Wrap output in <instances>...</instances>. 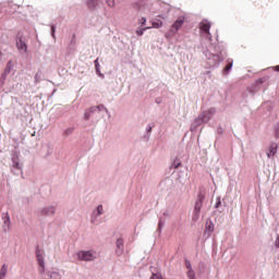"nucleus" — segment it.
<instances>
[{"label":"nucleus","instance_id":"21","mask_svg":"<svg viewBox=\"0 0 279 279\" xmlns=\"http://www.w3.org/2000/svg\"><path fill=\"white\" fill-rule=\"evenodd\" d=\"M97 213H98V215H104V206L102 205H99L97 207Z\"/></svg>","mask_w":279,"mask_h":279},{"label":"nucleus","instance_id":"32","mask_svg":"<svg viewBox=\"0 0 279 279\" xmlns=\"http://www.w3.org/2000/svg\"><path fill=\"white\" fill-rule=\"evenodd\" d=\"M97 108H98V110H101V108H104V106H98Z\"/></svg>","mask_w":279,"mask_h":279},{"label":"nucleus","instance_id":"20","mask_svg":"<svg viewBox=\"0 0 279 279\" xmlns=\"http://www.w3.org/2000/svg\"><path fill=\"white\" fill-rule=\"evenodd\" d=\"M106 3L109 8H114V0H106Z\"/></svg>","mask_w":279,"mask_h":279},{"label":"nucleus","instance_id":"12","mask_svg":"<svg viewBox=\"0 0 279 279\" xmlns=\"http://www.w3.org/2000/svg\"><path fill=\"white\" fill-rule=\"evenodd\" d=\"M58 279L60 278V274L58 272H47L45 276H44V279Z\"/></svg>","mask_w":279,"mask_h":279},{"label":"nucleus","instance_id":"15","mask_svg":"<svg viewBox=\"0 0 279 279\" xmlns=\"http://www.w3.org/2000/svg\"><path fill=\"white\" fill-rule=\"evenodd\" d=\"M153 27L155 29H160V27H162V21L153 22Z\"/></svg>","mask_w":279,"mask_h":279},{"label":"nucleus","instance_id":"26","mask_svg":"<svg viewBox=\"0 0 279 279\" xmlns=\"http://www.w3.org/2000/svg\"><path fill=\"white\" fill-rule=\"evenodd\" d=\"M230 69H232V63L227 64V66L225 68V71H230Z\"/></svg>","mask_w":279,"mask_h":279},{"label":"nucleus","instance_id":"24","mask_svg":"<svg viewBox=\"0 0 279 279\" xmlns=\"http://www.w3.org/2000/svg\"><path fill=\"white\" fill-rule=\"evenodd\" d=\"M147 23V19L142 17L140 19V25H145Z\"/></svg>","mask_w":279,"mask_h":279},{"label":"nucleus","instance_id":"27","mask_svg":"<svg viewBox=\"0 0 279 279\" xmlns=\"http://www.w3.org/2000/svg\"><path fill=\"white\" fill-rule=\"evenodd\" d=\"M51 34H52L53 37H56V26L51 27Z\"/></svg>","mask_w":279,"mask_h":279},{"label":"nucleus","instance_id":"10","mask_svg":"<svg viewBox=\"0 0 279 279\" xmlns=\"http://www.w3.org/2000/svg\"><path fill=\"white\" fill-rule=\"evenodd\" d=\"M205 232L207 234H213V232H215V223H213V221L206 222Z\"/></svg>","mask_w":279,"mask_h":279},{"label":"nucleus","instance_id":"5","mask_svg":"<svg viewBox=\"0 0 279 279\" xmlns=\"http://www.w3.org/2000/svg\"><path fill=\"white\" fill-rule=\"evenodd\" d=\"M276 154H278V144L272 143L268 147L267 158H274V156H276Z\"/></svg>","mask_w":279,"mask_h":279},{"label":"nucleus","instance_id":"3","mask_svg":"<svg viewBox=\"0 0 279 279\" xmlns=\"http://www.w3.org/2000/svg\"><path fill=\"white\" fill-rule=\"evenodd\" d=\"M36 258L39 265V274H45V251L36 248Z\"/></svg>","mask_w":279,"mask_h":279},{"label":"nucleus","instance_id":"8","mask_svg":"<svg viewBox=\"0 0 279 279\" xmlns=\"http://www.w3.org/2000/svg\"><path fill=\"white\" fill-rule=\"evenodd\" d=\"M8 75H10V70L9 69H4L3 73L0 76V88L2 86H5V80H8Z\"/></svg>","mask_w":279,"mask_h":279},{"label":"nucleus","instance_id":"34","mask_svg":"<svg viewBox=\"0 0 279 279\" xmlns=\"http://www.w3.org/2000/svg\"><path fill=\"white\" fill-rule=\"evenodd\" d=\"M148 132H151V128L148 129Z\"/></svg>","mask_w":279,"mask_h":279},{"label":"nucleus","instance_id":"14","mask_svg":"<svg viewBox=\"0 0 279 279\" xmlns=\"http://www.w3.org/2000/svg\"><path fill=\"white\" fill-rule=\"evenodd\" d=\"M147 29H151V27L140 28V29L136 31V35L137 36H143V34H145V32H147Z\"/></svg>","mask_w":279,"mask_h":279},{"label":"nucleus","instance_id":"9","mask_svg":"<svg viewBox=\"0 0 279 279\" xmlns=\"http://www.w3.org/2000/svg\"><path fill=\"white\" fill-rule=\"evenodd\" d=\"M203 202L197 201L194 207V213H196V219H199V213H202Z\"/></svg>","mask_w":279,"mask_h":279},{"label":"nucleus","instance_id":"31","mask_svg":"<svg viewBox=\"0 0 279 279\" xmlns=\"http://www.w3.org/2000/svg\"><path fill=\"white\" fill-rule=\"evenodd\" d=\"M185 265H186L187 269L191 270V262H186Z\"/></svg>","mask_w":279,"mask_h":279},{"label":"nucleus","instance_id":"13","mask_svg":"<svg viewBox=\"0 0 279 279\" xmlns=\"http://www.w3.org/2000/svg\"><path fill=\"white\" fill-rule=\"evenodd\" d=\"M5 274H8V265H3L0 269V279L5 278Z\"/></svg>","mask_w":279,"mask_h":279},{"label":"nucleus","instance_id":"1","mask_svg":"<svg viewBox=\"0 0 279 279\" xmlns=\"http://www.w3.org/2000/svg\"><path fill=\"white\" fill-rule=\"evenodd\" d=\"M77 258L78 260L84 262L95 260V258H97V253L95 251H80L77 253Z\"/></svg>","mask_w":279,"mask_h":279},{"label":"nucleus","instance_id":"23","mask_svg":"<svg viewBox=\"0 0 279 279\" xmlns=\"http://www.w3.org/2000/svg\"><path fill=\"white\" fill-rule=\"evenodd\" d=\"M5 69L9 70V73L12 71V61H9V62L7 63Z\"/></svg>","mask_w":279,"mask_h":279},{"label":"nucleus","instance_id":"16","mask_svg":"<svg viewBox=\"0 0 279 279\" xmlns=\"http://www.w3.org/2000/svg\"><path fill=\"white\" fill-rule=\"evenodd\" d=\"M95 110V108H90L89 111H86L84 117H85V121H88L90 119V112H93Z\"/></svg>","mask_w":279,"mask_h":279},{"label":"nucleus","instance_id":"29","mask_svg":"<svg viewBox=\"0 0 279 279\" xmlns=\"http://www.w3.org/2000/svg\"><path fill=\"white\" fill-rule=\"evenodd\" d=\"M13 167H14V169H21V166L19 165V162H15V163L13 165Z\"/></svg>","mask_w":279,"mask_h":279},{"label":"nucleus","instance_id":"4","mask_svg":"<svg viewBox=\"0 0 279 279\" xmlns=\"http://www.w3.org/2000/svg\"><path fill=\"white\" fill-rule=\"evenodd\" d=\"M199 29L204 34L205 38H208V40L213 38V35H210V22L208 21L201 22Z\"/></svg>","mask_w":279,"mask_h":279},{"label":"nucleus","instance_id":"30","mask_svg":"<svg viewBox=\"0 0 279 279\" xmlns=\"http://www.w3.org/2000/svg\"><path fill=\"white\" fill-rule=\"evenodd\" d=\"M193 221H197V213L194 211Z\"/></svg>","mask_w":279,"mask_h":279},{"label":"nucleus","instance_id":"7","mask_svg":"<svg viewBox=\"0 0 279 279\" xmlns=\"http://www.w3.org/2000/svg\"><path fill=\"white\" fill-rule=\"evenodd\" d=\"M117 245V250H116V254L118 256H121V254H123V239H118L116 242Z\"/></svg>","mask_w":279,"mask_h":279},{"label":"nucleus","instance_id":"28","mask_svg":"<svg viewBox=\"0 0 279 279\" xmlns=\"http://www.w3.org/2000/svg\"><path fill=\"white\" fill-rule=\"evenodd\" d=\"M275 245H276V247H279V235L277 236V239L275 241Z\"/></svg>","mask_w":279,"mask_h":279},{"label":"nucleus","instance_id":"11","mask_svg":"<svg viewBox=\"0 0 279 279\" xmlns=\"http://www.w3.org/2000/svg\"><path fill=\"white\" fill-rule=\"evenodd\" d=\"M99 5V0H87V7L89 10H95Z\"/></svg>","mask_w":279,"mask_h":279},{"label":"nucleus","instance_id":"22","mask_svg":"<svg viewBox=\"0 0 279 279\" xmlns=\"http://www.w3.org/2000/svg\"><path fill=\"white\" fill-rule=\"evenodd\" d=\"M206 197V195H204V193H198V202H203L204 203V198Z\"/></svg>","mask_w":279,"mask_h":279},{"label":"nucleus","instance_id":"18","mask_svg":"<svg viewBox=\"0 0 279 279\" xmlns=\"http://www.w3.org/2000/svg\"><path fill=\"white\" fill-rule=\"evenodd\" d=\"M187 277H189L190 279H195V271H193V269H190V270L187 271Z\"/></svg>","mask_w":279,"mask_h":279},{"label":"nucleus","instance_id":"19","mask_svg":"<svg viewBox=\"0 0 279 279\" xmlns=\"http://www.w3.org/2000/svg\"><path fill=\"white\" fill-rule=\"evenodd\" d=\"M172 165L174 169H178L182 165V162H180L179 159H175Z\"/></svg>","mask_w":279,"mask_h":279},{"label":"nucleus","instance_id":"33","mask_svg":"<svg viewBox=\"0 0 279 279\" xmlns=\"http://www.w3.org/2000/svg\"><path fill=\"white\" fill-rule=\"evenodd\" d=\"M2 56H3V52L0 51V59L2 58Z\"/></svg>","mask_w":279,"mask_h":279},{"label":"nucleus","instance_id":"2","mask_svg":"<svg viewBox=\"0 0 279 279\" xmlns=\"http://www.w3.org/2000/svg\"><path fill=\"white\" fill-rule=\"evenodd\" d=\"M185 21H186V17L179 16L177 21L171 25L170 34H172V36H175V34H178V32H180V29L182 28V25H184Z\"/></svg>","mask_w":279,"mask_h":279},{"label":"nucleus","instance_id":"6","mask_svg":"<svg viewBox=\"0 0 279 279\" xmlns=\"http://www.w3.org/2000/svg\"><path fill=\"white\" fill-rule=\"evenodd\" d=\"M16 48L21 53H27V44H25L22 38L16 41Z\"/></svg>","mask_w":279,"mask_h":279},{"label":"nucleus","instance_id":"17","mask_svg":"<svg viewBox=\"0 0 279 279\" xmlns=\"http://www.w3.org/2000/svg\"><path fill=\"white\" fill-rule=\"evenodd\" d=\"M53 213H54L53 207L50 208V210H47V209L41 210V214H44V215H53Z\"/></svg>","mask_w":279,"mask_h":279},{"label":"nucleus","instance_id":"25","mask_svg":"<svg viewBox=\"0 0 279 279\" xmlns=\"http://www.w3.org/2000/svg\"><path fill=\"white\" fill-rule=\"evenodd\" d=\"M95 68H96V71H99V59L95 60Z\"/></svg>","mask_w":279,"mask_h":279}]
</instances>
